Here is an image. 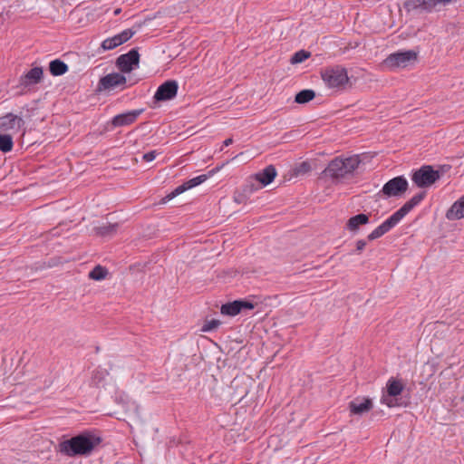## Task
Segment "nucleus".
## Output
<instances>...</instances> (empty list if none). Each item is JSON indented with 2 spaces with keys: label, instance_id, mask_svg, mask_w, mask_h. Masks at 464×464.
Listing matches in <instances>:
<instances>
[{
  "label": "nucleus",
  "instance_id": "1",
  "mask_svg": "<svg viewBox=\"0 0 464 464\" xmlns=\"http://www.w3.org/2000/svg\"><path fill=\"white\" fill-rule=\"evenodd\" d=\"M102 439L92 431H83L59 443V451L67 457L90 456Z\"/></svg>",
  "mask_w": 464,
  "mask_h": 464
},
{
  "label": "nucleus",
  "instance_id": "2",
  "mask_svg": "<svg viewBox=\"0 0 464 464\" xmlns=\"http://www.w3.org/2000/svg\"><path fill=\"white\" fill-rule=\"evenodd\" d=\"M361 160L358 155L344 159L337 157L329 162L324 172L335 182H342L353 176V172L358 169Z\"/></svg>",
  "mask_w": 464,
  "mask_h": 464
},
{
  "label": "nucleus",
  "instance_id": "3",
  "mask_svg": "<svg viewBox=\"0 0 464 464\" xmlns=\"http://www.w3.org/2000/svg\"><path fill=\"white\" fill-rule=\"evenodd\" d=\"M320 76L329 89L343 91L350 83L347 69L341 64L327 65L320 70Z\"/></svg>",
  "mask_w": 464,
  "mask_h": 464
},
{
  "label": "nucleus",
  "instance_id": "4",
  "mask_svg": "<svg viewBox=\"0 0 464 464\" xmlns=\"http://www.w3.org/2000/svg\"><path fill=\"white\" fill-rule=\"evenodd\" d=\"M404 389V384L401 380L391 377L386 383V393L381 398V402L389 408L402 406L401 402L396 398Z\"/></svg>",
  "mask_w": 464,
  "mask_h": 464
},
{
  "label": "nucleus",
  "instance_id": "5",
  "mask_svg": "<svg viewBox=\"0 0 464 464\" xmlns=\"http://www.w3.org/2000/svg\"><path fill=\"white\" fill-rule=\"evenodd\" d=\"M440 179L439 171L434 170L431 166L425 165L416 170L411 177L412 181L419 188H427L431 186Z\"/></svg>",
  "mask_w": 464,
  "mask_h": 464
},
{
  "label": "nucleus",
  "instance_id": "6",
  "mask_svg": "<svg viewBox=\"0 0 464 464\" xmlns=\"http://www.w3.org/2000/svg\"><path fill=\"white\" fill-rule=\"evenodd\" d=\"M127 78L120 72H111L102 77L97 85V91H111L119 88L124 90L127 85Z\"/></svg>",
  "mask_w": 464,
  "mask_h": 464
},
{
  "label": "nucleus",
  "instance_id": "7",
  "mask_svg": "<svg viewBox=\"0 0 464 464\" xmlns=\"http://www.w3.org/2000/svg\"><path fill=\"white\" fill-rule=\"evenodd\" d=\"M417 60V53L413 50L397 52L391 53L384 61L385 64L391 68H405L411 62Z\"/></svg>",
  "mask_w": 464,
  "mask_h": 464
},
{
  "label": "nucleus",
  "instance_id": "8",
  "mask_svg": "<svg viewBox=\"0 0 464 464\" xmlns=\"http://www.w3.org/2000/svg\"><path fill=\"white\" fill-rule=\"evenodd\" d=\"M221 168H222V166L216 167L215 169L209 170L208 174H202V175H199L198 177H195L193 179H190L185 181L181 185L178 186L170 194H169L167 196V198L171 199V198H175L176 196L185 192L186 190L190 189L194 187H197V186L202 184L208 178L212 177L215 173H217Z\"/></svg>",
  "mask_w": 464,
  "mask_h": 464
},
{
  "label": "nucleus",
  "instance_id": "9",
  "mask_svg": "<svg viewBox=\"0 0 464 464\" xmlns=\"http://www.w3.org/2000/svg\"><path fill=\"white\" fill-rule=\"evenodd\" d=\"M408 186L407 179L403 176H398L386 182L380 193L388 198L398 197L408 189Z\"/></svg>",
  "mask_w": 464,
  "mask_h": 464
},
{
  "label": "nucleus",
  "instance_id": "10",
  "mask_svg": "<svg viewBox=\"0 0 464 464\" xmlns=\"http://www.w3.org/2000/svg\"><path fill=\"white\" fill-rule=\"evenodd\" d=\"M451 2L452 0H406L403 3V8L408 13L419 9L430 12L438 5H446Z\"/></svg>",
  "mask_w": 464,
  "mask_h": 464
},
{
  "label": "nucleus",
  "instance_id": "11",
  "mask_svg": "<svg viewBox=\"0 0 464 464\" xmlns=\"http://www.w3.org/2000/svg\"><path fill=\"white\" fill-rule=\"evenodd\" d=\"M256 304L246 300L238 299L221 305L220 313L224 315L236 316L244 310H252Z\"/></svg>",
  "mask_w": 464,
  "mask_h": 464
},
{
  "label": "nucleus",
  "instance_id": "12",
  "mask_svg": "<svg viewBox=\"0 0 464 464\" xmlns=\"http://www.w3.org/2000/svg\"><path fill=\"white\" fill-rule=\"evenodd\" d=\"M140 63V53L133 48L116 59V66L121 72H130Z\"/></svg>",
  "mask_w": 464,
  "mask_h": 464
},
{
  "label": "nucleus",
  "instance_id": "13",
  "mask_svg": "<svg viewBox=\"0 0 464 464\" xmlns=\"http://www.w3.org/2000/svg\"><path fill=\"white\" fill-rule=\"evenodd\" d=\"M179 85L176 81H166L158 87L153 98L156 102L171 100L176 97Z\"/></svg>",
  "mask_w": 464,
  "mask_h": 464
},
{
  "label": "nucleus",
  "instance_id": "14",
  "mask_svg": "<svg viewBox=\"0 0 464 464\" xmlns=\"http://www.w3.org/2000/svg\"><path fill=\"white\" fill-rule=\"evenodd\" d=\"M143 109H139L115 115L111 119V124L113 128L131 125L137 121L138 117L143 112Z\"/></svg>",
  "mask_w": 464,
  "mask_h": 464
},
{
  "label": "nucleus",
  "instance_id": "15",
  "mask_svg": "<svg viewBox=\"0 0 464 464\" xmlns=\"http://www.w3.org/2000/svg\"><path fill=\"white\" fill-rule=\"evenodd\" d=\"M399 222L400 219L397 218V216L392 214L368 235V239L372 241L382 237L384 234L392 230L395 226H397Z\"/></svg>",
  "mask_w": 464,
  "mask_h": 464
},
{
  "label": "nucleus",
  "instance_id": "16",
  "mask_svg": "<svg viewBox=\"0 0 464 464\" xmlns=\"http://www.w3.org/2000/svg\"><path fill=\"white\" fill-rule=\"evenodd\" d=\"M24 124L22 118L13 113H7L0 118L1 131H18Z\"/></svg>",
  "mask_w": 464,
  "mask_h": 464
},
{
  "label": "nucleus",
  "instance_id": "17",
  "mask_svg": "<svg viewBox=\"0 0 464 464\" xmlns=\"http://www.w3.org/2000/svg\"><path fill=\"white\" fill-rule=\"evenodd\" d=\"M425 197V191H421L414 195L410 200L404 203V205L401 208H400L397 211H395L393 214L397 216V218L401 221L410 211H411L416 206H418L424 199Z\"/></svg>",
  "mask_w": 464,
  "mask_h": 464
},
{
  "label": "nucleus",
  "instance_id": "18",
  "mask_svg": "<svg viewBox=\"0 0 464 464\" xmlns=\"http://www.w3.org/2000/svg\"><path fill=\"white\" fill-rule=\"evenodd\" d=\"M372 401L370 398H356L349 402V410L352 414L362 415L372 409Z\"/></svg>",
  "mask_w": 464,
  "mask_h": 464
},
{
  "label": "nucleus",
  "instance_id": "19",
  "mask_svg": "<svg viewBox=\"0 0 464 464\" xmlns=\"http://www.w3.org/2000/svg\"><path fill=\"white\" fill-rule=\"evenodd\" d=\"M44 75V71L41 67H34L29 70L25 74L20 78V85L29 87L34 84L39 83Z\"/></svg>",
  "mask_w": 464,
  "mask_h": 464
},
{
  "label": "nucleus",
  "instance_id": "20",
  "mask_svg": "<svg viewBox=\"0 0 464 464\" xmlns=\"http://www.w3.org/2000/svg\"><path fill=\"white\" fill-rule=\"evenodd\" d=\"M449 220L464 218V196L453 203L446 213Z\"/></svg>",
  "mask_w": 464,
  "mask_h": 464
},
{
  "label": "nucleus",
  "instance_id": "21",
  "mask_svg": "<svg viewBox=\"0 0 464 464\" xmlns=\"http://www.w3.org/2000/svg\"><path fill=\"white\" fill-rule=\"evenodd\" d=\"M276 177V169L273 165H268L262 171L256 174V179L259 181L262 186L269 185Z\"/></svg>",
  "mask_w": 464,
  "mask_h": 464
},
{
  "label": "nucleus",
  "instance_id": "22",
  "mask_svg": "<svg viewBox=\"0 0 464 464\" xmlns=\"http://www.w3.org/2000/svg\"><path fill=\"white\" fill-rule=\"evenodd\" d=\"M369 223V216L363 213L350 218L346 223V228L352 232L358 231L360 226Z\"/></svg>",
  "mask_w": 464,
  "mask_h": 464
},
{
  "label": "nucleus",
  "instance_id": "23",
  "mask_svg": "<svg viewBox=\"0 0 464 464\" xmlns=\"http://www.w3.org/2000/svg\"><path fill=\"white\" fill-rule=\"evenodd\" d=\"M68 65L60 59H55L49 63L50 73L53 76H61L68 72Z\"/></svg>",
  "mask_w": 464,
  "mask_h": 464
},
{
  "label": "nucleus",
  "instance_id": "24",
  "mask_svg": "<svg viewBox=\"0 0 464 464\" xmlns=\"http://www.w3.org/2000/svg\"><path fill=\"white\" fill-rule=\"evenodd\" d=\"M118 227H119L118 223L106 224V225L95 227L94 231H95L96 235H98V236L111 237V236H113L114 234H116Z\"/></svg>",
  "mask_w": 464,
  "mask_h": 464
},
{
  "label": "nucleus",
  "instance_id": "25",
  "mask_svg": "<svg viewBox=\"0 0 464 464\" xmlns=\"http://www.w3.org/2000/svg\"><path fill=\"white\" fill-rule=\"evenodd\" d=\"M315 97V92L313 90L305 89L296 93L295 102L299 104H304L312 101Z\"/></svg>",
  "mask_w": 464,
  "mask_h": 464
},
{
  "label": "nucleus",
  "instance_id": "26",
  "mask_svg": "<svg viewBox=\"0 0 464 464\" xmlns=\"http://www.w3.org/2000/svg\"><path fill=\"white\" fill-rule=\"evenodd\" d=\"M107 268L98 265L94 266V268L89 273V277L92 280L100 281L104 279L107 276Z\"/></svg>",
  "mask_w": 464,
  "mask_h": 464
},
{
  "label": "nucleus",
  "instance_id": "27",
  "mask_svg": "<svg viewBox=\"0 0 464 464\" xmlns=\"http://www.w3.org/2000/svg\"><path fill=\"white\" fill-rule=\"evenodd\" d=\"M14 146L13 139L9 134H0V151L9 152Z\"/></svg>",
  "mask_w": 464,
  "mask_h": 464
},
{
  "label": "nucleus",
  "instance_id": "28",
  "mask_svg": "<svg viewBox=\"0 0 464 464\" xmlns=\"http://www.w3.org/2000/svg\"><path fill=\"white\" fill-rule=\"evenodd\" d=\"M121 44H122V43L121 42L119 35L115 34L112 37L105 39L102 43V47L104 50H112Z\"/></svg>",
  "mask_w": 464,
  "mask_h": 464
},
{
  "label": "nucleus",
  "instance_id": "29",
  "mask_svg": "<svg viewBox=\"0 0 464 464\" xmlns=\"http://www.w3.org/2000/svg\"><path fill=\"white\" fill-rule=\"evenodd\" d=\"M106 372L103 370L96 369L92 372L91 378V385L98 386L105 379Z\"/></svg>",
  "mask_w": 464,
  "mask_h": 464
},
{
  "label": "nucleus",
  "instance_id": "30",
  "mask_svg": "<svg viewBox=\"0 0 464 464\" xmlns=\"http://www.w3.org/2000/svg\"><path fill=\"white\" fill-rule=\"evenodd\" d=\"M311 53L307 51H304V50H300L296 53H294V55L291 57V63L293 64L295 63H300L304 61H305L306 59H308L310 57Z\"/></svg>",
  "mask_w": 464,
  "mask_h": 464
},
{
  "label": "nucleus",
  "instance_id": "31",
  "mask_svg": "<svg viewBox=\"0 0 464 464\" xmlns=\"http://www.w3.org/2000/svg\"><path fill=\"white\" fill-rule=\"evenodd\" d=\"M136 31L132 29L123 30L121 33L118 34L120 40L122 44L126 43L130 40Z\"/></svg>",
  "mask_w": 464,
  "mask_h": 464
},
{
  "label": "nucleus",
  "instance_id": "32",
  "mask_svg": "<svg viewBox=\"0 0 464 464\" xmlns=\"http://www.w3.org/2000/svg\"><path fill=\"white\" fill-rule=\"evenodd\" d=\"M220 324V322L216 319H212L210 321H207L204 325L202 326L203 332H208L211 330L216 329Z\"/></svg>",
  "mask_w": 464,
  "mask_h": 464
},
{
  "label": "nucleus",
  "instance_id": "33",
  "mask_svg": "<svg viewBox=\"0 0 464 464\" xmlns=\"http://www.w3.org/2000/svg\"><path fill=\"white\" fill-rule=\"evenodd\" d=\"M311 169V166L308 162H302L296 169H295V171H296V174H303V173H306L308 171H310Z\"/></svg>",
  "mask_w": 464,
  "mask_h": 464
},
{
  "label": "nucleus",
  "instance_id": "34",
  "mask_svg": "<svg viewBox=\"0 0 464 464\" xmlns=\"http://www.w3.org/2000/svg\"><path fill=\"white\" fill-rule=\"evenodd\" d=\"M157 154L158 153L156 150H150V151L145 153L142 158L145 161L150 162V161H152L153 160H155Z\"/></svg>",
  "mask_w": 464,
  "mask_h": 464
},
{
  "label": "nucleus",
  "instance_id": "35",
  "mask_svg": "<svg viewBox=\"0 0 464 464\" xmlns=\"http://www.w3.org/2000/svg\"><path fill=\"white\" fill-rule=\"evenodd\" d=\"M366 246V241L363 239H360L356 242V251L357 253H361Z\"/></svg>",
  "mask_w": 464,
  "mask_h": 464
},
{
  "label": "nucleus",
  "instance_id": "36",
  "mask_svg": "<svg viewBox=\"0 0 464 464\" xmlns=\"http://www.w3.org/2000/svg\"><path fill=\"white\" fill-rule=\"evenodd\" d=\"M232 143H233V139L232 138H228V139L224 140L223 145L227 147V146L231 145Z\"/></svg>",
  "mask_w": 464,
  "mask_h": 464
},
{
  "label": "nucleus",
  "instance_id": "37",
  "mask_svg": "<svg viewBox=\"0 0 464 464\" xmlns=\"http://www.w3.org/2000/svg\"><path fill=\"white\" fill-rule=\"evenodd\" d=\"M235 200H236L237 202H238V203H241V202H242V196H241V195H239V196H237V197H235Z\"/></svg>",
  "mask_w": 464,
  "mask_h": 464
}]
</instances>
